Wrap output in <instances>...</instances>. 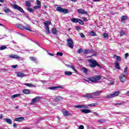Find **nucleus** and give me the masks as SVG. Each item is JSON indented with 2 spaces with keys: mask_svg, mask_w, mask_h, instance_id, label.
Listing matches in <instances>:
<instances>
[{
  "mask_svg": "<svg viewBox=\"0 0 129 129\" xmlns=\"http://www.w3.org/2000/svg\"><path fill=\"white\" fill-rule=\"evenodd\" d=\"M79 14H82L83 15L87 14V12L85 11H84L83 9H79L78 10Z\"/></svg>",
  "mask_w": 129,
  "mask_h": 129,
  "instance_id": "f3484780",
  "label": "nucleus"
},
{
  "mask_svg": "<svg viewBox=\"0 0 129 129\" xmlns=\"http://www.w3.org/2000/svg\"><path fill=\"white\" fill-rule=\"evenodd\" d=\"M13 127H17V124L14 123V124H13Z\"/></svg>",
  "mask_w": 129,
  "mask_h": 129,
  "instance_id": "338daca9",
  "label": "nucleus"
},
{
  "mask_svg": "<svg viewBox=\"0 0 129 129\" xmlns=\"http://www.w3.org/2000/svg\"><path fill=\"white\" fill-rule=\"evenodd\" d=\"M116 62H120V61L121 60V57H120V56H116Z\"/></svg>",
  "mask_w": 129,
  "mask_h": 129,
  "instance_id": "e433bc0d",
  "label": "nucleus"
},
{
  "mask_svg": "<svg viewBox=\"0 0 129 129\" xmlns=\"http://www.w3.org/2000/svg\"><path fill=\"white\" fill-rule=\"evenodd\" d=\"M89 34L91 35V36H92L93 37H95V36H97L96 33L94 32V31H90L89 32Z\"/></svg>",
  "mask_w": 129,
  "mask_h": 129,
  "instance_id": "f704fd0d",
  "label": "nucleus"
},
{
  "mask_svg": "<svg viewBox=\"0 0 129 129\" xmlns=\"http://www.w3.org/2000/svg\"><path fill=\"white\" fill-rule=\"evenodd\" d=\"M119 95V92L118 91L114 92L112 94H110L107 95L106 97L107 98H112V97H115L116 96H118Z\"/></svg>",
  "mask_w": 129,
  "mask_h": 129,
  "instance_id": "20e7f679",
  "label": "nucleus"
},
{
  "mask_svg": "<svg viewBox=\"0 0 129 129\" xmlns=\"http://www.w3.org/2000/svg\"><path fill=\"white\" fill-rule=\"evenodd\" d=\"M83 97H87V98H94L93 93H87L84 95Z\"/></svg>",
  "mask_w": 129,
  "mask_h": 129,
  "instance_id": "1a4fd4ad",
  "label": "nucleus"
},
{
  "mask_svg": "<svg viewBox=\"0 0 129 129\" xmlns=\"http://www.w3.org/2000/svg\"><path fill=\"white\" fill-rule=\"evenodd\" d=\"M45 29L46 30V33L47 35L50 34V29H49V27H45Z\"/></svg>",
  "mask_w": 129,
  "mask_h": 129,
  "instance_id": "37998d69",
  "label": "nucleus"
},
{
  "mask_svg": "<svg viewBox=\"0 0 129 129\" xmlns=\"http://www.w3.org/2000/svg\"><path fill=\"white\" fill-rule=\"evenodd\" d=\"M51 21H46L44 23L45 28H49V25H51Z\"/></svg>",
  "mask_w": 129,
  "mask_h": 129,
  "instance_id": "aec40b11",
  "label": "nucleus"
},
{
  "mask_svg": "<svg viewBox=\"0 0 129 129\" xmlns=\"http://www.w3.org/2000/svg\"><path fill=\"white\" fill-rule=\"evenodd\" d=\"M103 38L104 39H107L108 38V34H107L106 33H104Z\"/></svg>",
  "mask_w": 129,
  "mask_h": 129,
  "instance_id": "a19ab883",
  "label": "nucleus"
},
{
  "mask_svg": "<svg viewBox=\"0 0 129 129\" xmlns=\"http://www.w3.org/2000/svg\"><path fill=\"white\" fill-rule=\"evenodd\" d=\"M29 59L30 60H31V61H35V62H36V61L37 60V58L35 57H33V56H30L29 57Z\"/></svg>",
  "mask_w": 129,
  "mask_h": 129,
  "instance_id": "4c0bfd02",
  "label": "nucleus"
},
{
  "mask_svg": "<svg viewBox=\"0 0 129 129\" xmlns=\"http://www.w3.org/2000/svg\"><path fill=\"white\" fill-rule=\"evenodd\" d=\"M125 20H127V16H122L121 17V22H124V21H125Z\"/></svg>",
  "mask_w": 129,
  "mask_h": 129,
  "instance_id": "4be33fe9",
  "label": "nucleus"
},
{
  "mask_svg": "<svg viewBox=\"0 0 129 129\" xmlns=\"http://www.w3.org/2000/svg\"><path fill=\"white\" fill-rule=\"evenodd\" d=\"M25 5L27 7H28V8H31V2H30V1H26Z\"/></svg>",
  "mask_w": 129,
  "mask_h": 129,
  "instance_id": "473e14b6",
  "label": "nucleus"
},
{
  "mask_svg": "<svg viewBox=\"0 0 129 129\" xmlns=\"http://www.w3.org/2000/svg\"><path fill=\"white\" fill-rule=\"evenodd\" d=\"M62 99H63V98H62L61 96H56L55 98H54V100L55 101H56L57 102H59V101H61V100H62Z\"/></svg>",
  "mask_w": 129,
  "mask_h": 129,
  "instance_id": "ddd939ff",
  "label": "nucleus"
},
{
  "mask_svg": "<svg viewBox=\"0 0 129 129\" xmlns=\"http://www.w3.org/2000/svg\"><path fill=\"white\" fill-rule=\"evenodd\" d=\"M57 88H61L63 89V87L60 86H56V87H50L48 88V89H50V90H52L53 89H57Z\"/></svg>",
  "mask_w": 129,
  "mask_h": 129,
  "instance_id": "2eb2a0df",
  "label": "nucleus"
},
{
  "mask_svg": "<svg viewBox=\"0 0 129 129\" xmlns=\"http://www.w3.org/2000/svg\"><path fill=\"white\" fill-rule=\"evenodd\" d=\"M79 128L80 129H84V126H83V125H81L79 126Z\"/></svg>",
  "mask_w": 129,
  "mask_h": 129,
  "instance_id": "052dcab7",
  "label": "nucleus"
},
{
  "mask_svg": "<svg viewBox=\"0 0 129 129\" xmlns=\"http://www.w3.org/2000/svg\"><path fill=\"white\" fill-rule=\"evenodd\" d=\"M102 92H101V91H96L95 92L92 93L93 97H94V98H95L96 96H99V95H100Z\"/></svg>",
  "mask_w": 129,
  "mask_h": 129,
  "instance_id": "9d476101",
  "label": "nucleus"
},
{
  "mask_svg": "<svg viewBox=\"0 0 129 129\" xmlns=\"http://www.w3.org/2000/svg\"><path fill=\"white\" fill-rule=\"evenodd\" d=\"M5 49H7V46L5 45L2 46L0 47V50H5Z\"/></svg>",
  "mask_w": 129,
  "mask_h": 129,
  "instance_id": "8fccbe9b",
  "label": "nucleus"
},
{
  "mask_svg": "<svg viewBox=\"0 0 129 129\" xmlns=\"http://www.w3.org/2000/svg\"><path fill=\"white\" fill-rule=\"evenodd\" d=\"M127 57H128V53H126L125 54V57H124L125 59H126V58H127Z\"/></svg>",
  "mask_w": 129,
  "mask_h": 129,
  "instance_id": "680f3d73",
  "label": "nucleus"
},
{
  "mask_svg": "<svg viewBox=\"0 0 129 129\" xmlns=\"http://www.w3.org/2000/svg\"><path fill=\"white\" fill-rule=\"evenodd\" d=\"M31 26L30 25H27L26 26L24 27V30H27V31H31L32 30L31 29Z\"/></svg>",
  "mask_w": 129,
  "mask_h": 129,
  "instance_id": "6ab92c4d",
  "label": "nucleus"
},
{
  "mask_svg": "<svg viewBox=\"0 0 129 129\" xmlns=\"http://www.w3.org/2000/svg\"><path fill=\"white\" fill-rule=\"evenodd\" d=\"M74 107H75V108H81V105H77L74 106Z\"/></svg>",
  "mask_w": 129,
  "mask_h": 129,
  "instance_id": "603ef678",
  "label": "nucleus"
},
{
  "mask_svg": "<svg viewBox=\"0 0 129 129\" xmlns=\"http://www.w3.org/2000/svg\"><path fill=\"white\" fill-rule=\"evenodd\" d=\"M115 68H116V69L120 70V67H119V62H118V61H116L115 62Z\"/></svg>",
  "mask_w": 129,
  "mask_h": 129,
  "instance_id": "412c9836",
  "label": "nucleus"
},
{
  "mask_svg": "<svg viewBox=\"0 0 129 129\" xmlns=\"http://www.w3.org/2000/svg\"><path fill=\"white\" fill-rule=\"evenodd\" d=\"M101 76H96L93 78L89 79V81L91 82H94V83H96L98 80H100L101 79Z\"/></svg>",
  "mask_w": 129,
  "mask_h": 129,
  "instance_id": "f257e3e1",
  "label": "nucleus"
},
{
  "mask_svg": "<svg viewBox=\"0 0 129 129\" xmlns=\"http://www.w3.org/2000/svg\"><path fill=\"white\" fill-rule=\"evenodd\" d=\"M40 82H42V83H43V84H46V83H47V81L41 80L40 81Z\"/></svg>",
  "mask_w": 129,
  "mask_h": 129,
  "instance_id": "bf43d9fd",
  "label": "nucleus"
},
{
  "mask_svg": "<svg viewBox=\"0 0 129 129\" xmlns=\"http://www.w3.org/2000/svg\"><path fill=\"white\" fill-rule=\"evenodd\" d=\"M80 53H83V50H82V48H79L78 50L77 53L80 54Z\"/></svg>",
  "mask_w": 129,
  "mask_h": 129,
  "instance_id": "49530a36",
  "label": "nucleus"
},
{
  "mask_svg": "<svg viewBox=\"0 0 129 129\" xmlns=\"http://www.w3.org/2000/svg\"><path fill=\"white\" fill-rule=\"evenodd\" d=\"M12 7L14 10H17V11H19L21 13H25V11L21 7L17 5L16 4L12 5Z\"/></svg>",
  "mask_w": 129,
  "mask_h": 129,
  "instance_id": "423d86ee",
  "label": "nucleus"
},
{
  "mask_svg": "<svg viewBox=\"0 0 129 129\" xmlns=\"http://www.w3.org/2000/svg\"><path fill=\"white\" fill-rule=\"evenodd\" d=\"M36 3H37V6H38V7H41V2H40L39 1V0H37L36 1Z\"/></svg>",
  "mask_w": 129,
  "mask_h": 129,
  "instance_id": "3c124183",
  "label": "nucleus"
},
{
  "mask_svg": "<svg viewBox=\"0 0 129 129\" xmlns=\"http://www.w3.org/2000/svg\"><path fill=\"white\" fill-rule=\"evenodd\" d=\"M81 111L82 112H83V113H89L90 112H91V110H89V109H82L81 110Z\"/></svg>",
  "mask_w": 129,
  "mask_h": 129,
  "instance_id": "dca6fc26",
  "label": "nucleus"
},
{
  "mask_svg": "<svg viewBox=\"0 0 129 129\" xmlns=\"http://www.w3.org/2000/svg\"><path fill=\"white\" fill-rule=\"evenodd\" d=\"M82 70H83V72L85 73V74H88V69L85 68V67H83Z\"/></svg>",
  "mask_w": 129,
  "mask_h": 129,
  "instance_id": "c756f323",
  "label": "nucleus"
},
{
  "mask_svg": "<svg viewBox=\"0 0 129 129\" xmlns=\"http://www.w3.org/2000/svg\"><path fill=\"white\" fill-rule=\"evenodd\" d=\"M4 12L5 13H6V14H9V13H10L11 10H10V9L6 7L4 9Z\"/></svg>",
  "mask_w": 129,
  "mask_h": 129,
  "instance_id": "7c9ffc66",
  "label": "nucleus"
},
{
  "mask_svg": "<svg viewBox=\"0 0 129 129\" xmlns=\"http://www.w3.org/2000/svg\"><path fill=\"white\" fill-rule=\"evenodd\" d=\"M56 56H60V57H62V56H63V53L62 52H58L56 53Z\"/></svg>",
  "mask_w": 129,
  "mask_h": 129,
  "instance_id": "de8ad7c7",
  "label": "nucleus"
},
{
  "mask_svg": "<svg viewBox=\"0 0 129 129\" xmlns=\"http://www.w3.org/2000/svg\"><path fill=\"white\" fill-rule=\"evenodd\" d=\"M104 121H105V119H99L98 120V122H100V123H103V122H104Z\"/></svg>",
  "mask_w": 129,
  "mask_h": 129,
  "instance_id": "09e8293b",
  "label": "nucleus"
},
{
  "mask_svg": "<svg viewBox=\"0 0 129 129\" xmlns=\"http://www.w3.org/2000/svg\"><path fill=\"white\" fill-rule=\"evenodd\" d=\"M91 52H93V49H85L83 50V53L85 55H86V54H88L89 53H91Z\"/></svg>",
  "mask_w": 129,
  "mask_h": 129,
  "instance_id": "9b49d317",
  "label": "nucleus"
},
{
  "mask_svg": "<svg viewBox=\"0 0 129 129\" xmlns=\"http://www.w3.org/2000/svg\"><path fill=\"white\" fill-rule=\"evenodd\" d=\"M64 116L68 115V111L66 110H64L62 111Z\"/></svg>",
  "mask_w": 129,
  "mask_h": 129,
  "instance_id": "ea45409f",
  "label": "nucleus"
},
{
  "mask_svg": "<svg viewBox=\"0 0 129 129\" xmlns=\"http://www.w3.org/2000/svg\"><path fill=\"white\" fill-rule=\"evenodd\" d=\"M78 23L80 24V25H84V22L80 19H79Z\"/></svg>",
  "mask_w": 129,
  "mask_h": 129,
  "instance_id": "c03bdc74",
  "label": "nucleus"
},
{
  "mask_svg": "<svg viewBox=\"0 0 129 129\" xmlns=\"http://www.w3.org/2000/svg\"><path fill=\"white\" fill-rule=\"evenodd\" d=\"M68 46H69V47L72 49L73 48V47H74V44H73V41L71 38L68 39Z\"/></svg>",
  "mask_w": 129,
  "mask_h": 129,
  "instance_id": "0eeeda50",
  "label": "nucleus"
},
{
  "mask_svg": "<svg viewBox=\"0 0 129 129\" xmlns=\"http://www.w3.org/2000/svg\"><path fill=\"white\" fill-rule=\"evenodd\" d=\"M5 120L7 123H9V124H12V123H13V121L10 118H5Z\"/></svg>",
  "mask_w": 129,
  "mask_h": 129,
  "instance_id": "b1692460",
  "label": "nucleus"
},
{
  "mask_svg": "<svg viewBox=\"0 0 129 129\" xmlns=\"http://www.w3.org/2000/svg\"><path fill=\"white\" fill-rule=\"evenodd\" d=\"M126 95L127 96H129V91H128L126 93H125Z\"/></svg>",
  "mask_w": 129,
  "mask_h": 129,
  "instance_id": "774afa93",
  "label": "nucleus"
},
{
  "mask_svg": "<svg viewBox=\"0 0 129 129\" xmlns=\"http://www.w3.org/2000/svg\"><path fill=\"white\" fill-rule=\"evenodd\" d=\"M122 104H124V102H121L120 103H115V105H122Z\"/></svg>",
  "mask_w": 129,
  "mask_h": 129,
  "instance_id": "a18cd8bd",
  "label": "nucleus"
},
{
  "mask_svg": "<svg viewBox=\"0 0 129 129\" xmlns=\"http://www.w3.org/2000/svg\"><path fill=\"white\" fill-rule=\"evenodd\" d=\"M124 35V32L121 31L120 32V37H122V36Z\"/></svg>",
  "mask_w": 129,
  "mask_h": 129,
  "instance_id": "864d4df0",
  "label": "nucleus"
},
{
  "mask_svg": "<svg viewBox=\"0 0 129 129\" xmlns=\"http://www.w3.org/2000/svg\"><path fill=\"white\" fill-rule=\"evenodd\" d=\"M71 21L73 23H78L79 19L72 18Z\"/></svg>",
  "mask_w": 129,
  "mask_h": 129,
  "instance_id": "c85d7f7f",
  "label": "nucleus"
},
{
  "mask_svg": "<svg viewBox=\"0 0 129 129\" xmlns=\"http://www.w3.org/2000/svg\"><path fill=\"white\" fill-rule=\"evenodd\" d=\"M93 113L94 114H95V115H96L97 116H98V115H99V114H98L96 112H94Z\"/></svg>",
  "mask_w": 129,
  "mask_h": 129,
  "instance_id": "e2e57ef3",
  "label": "nucleus"
},
{
  "mask_svg": "<svg viewBox=\"0 0 129 129\" xmlns=\"http://www.w3.org/2000/svg\"><path fill=\"white\" fill-rule=\"evenodd\" d=\"M41 99H42V97L40 96L36 97L35 98L32 99L31 103H35V102L40 101Z\"/></svg>",
  "mask_w": 129,
  "mask_h": 129,
  "instance_id": "6e6552de",
  "label": "nucleus"
},
{
  "mask_svg": "<svg viewBox=\"0 0 129 129\" xmlns=\"http://www.w3.org/2000/svg\"><path fill=\"white\" fill-rule=\"evenodd\" d=\"M56 11L57 12H60V13H64V14H68L69 11L68 9H63L60 7H57L56 8Z\"/></svg>",
  "mask_w": 129,
  "mask_h": 129,
  "instance_id": "39448f33",
  "label": "nucleus"
},
{
  "mask_svg": "<svg viewBox=\"0 0 129 129\" xmlns=\"http://www.w3.org/2000/svg\"><path fill=\"white\" fill-rule=\"evenodd\" d=\"M80 35L81 36V38H85V36L82 33H80Z\"/></svg>",
  "mask_w": 129,
  "mask_h": 129,
  "instance_id": "6e6d98bb",
  "label": "nucleus"
},
{
  "mask_svg": "<svg viewBox=\"0 0 129 129\" xmlns=\"http://www.w3.org/2000/svg\"><path fill=\"white\" fill-rule=\"evenodd\" d=\"M23 92L25 94H30V90H29L28 89H24L23 90Z\"/></svg>",
  "mask_w": 129,
  "mask_h": 129,
  "instance_id": "cd10ccee",
  "label": "nucleus"
},
{
  "mask_svg": "<svg viewBox=\"0 0 129 129\" xmlns=\"http://www.w3.org/2000/svg\"><path fill=\"white\" fill-rule=\"evenodd\" d=\"M17 76H18V77H24L26 76V75L24 73L21 72L17 73Z\"/></svg>",
  "mask_w": 129,
  "mask_h": 129,
  "instance_id": "a211bd4d",
  "label": "nucleus"
},
{
  "mask_svg": "<svg viewBox=\"0 0 129 129\" xmlns=\"http://www.w3.org/2000/svg\"><path fill=\"white\" fill-rule=\"evenodd\" d=\"M27 11H28L29 12H30V13H34V10L32 9V8H27Z\"/></svg>",
  "mask_w": 129,
  "mask_h": 129,
  "instance_id": "58836bf2",
  "label": "nucleus"
},
{
  "mask_svg": "<svg viewBox=\"0 0 129 129\" xmlns=\"http://www.w3.org/2000/svg\"><path fill=\"white\" fill-rule=\"evenodd\" d=\"M81 108H84V109H87L88 107L85 105H81Z\"/></svg>",
  "mask_w": 129,
  "mask_h": 129,
  "instance_id": "79ce46f5",
  "label": "nucleus"
},
{
  "mask_svg": "<svg viewBox=\"0 0 129 129\" xmlns=\"http://www.w3.org/2000/svg\"><path fill=\"white\" fill-rule=\"evenodd\" d=\"M19 96H21V94H16L15 95H13V96H11L12 99H14L16 98V97H19Z\"/></svg>",
  "mask_w": 129,
  "mask_h": 129,
  "instance_id": "393cba45",
  "label": "nucleus"
},
{
  "mask_svg": "<svg viewBox=\"0 0 129 129\" xmlns=\"http://www.w3.org/2000/svg\"><path fill=\"white\" fill-rule=\"evenodd\" d=\"M10 58H12L13 59H21L20 56L16 54H11L9 56Z\"/></svg>",
  "mask_w": 129,
  "mask_h": 129,
  "instance_id": "f8f14e48",
  "label": "nucleus"
},
{
  "mask_svg": "<svg viewBox=\"0 0 129 129\" xmlns=\"http://www.w3.org/2000/svg\"><path fill=\"white\" fill-rule=\"evenodd\" d=\"M24 85H25L26 86H28V87H35V86L32 84L25 83Z\"/></svg>",
  "mask_w": 129,
  "mask_h": 129,
  "instance_id": "72a5a7b5",
  "label": "nucleus"
},
{
  "mask_svg": "<svg viewBox=\"0 0 129 129\" xmlns=\"http://www.w3.org/2000/svg\"><path fill=\"white\" fill-rule=\"evenodd\" d=\"M76 30H77V31H79V30H80V27L77 26V27H76Z\"/></svg>",
  "mask_w": 129,
  "mask_h": 129,
  "instance_id": "69168bd1",
  "label": "nucleus"
},
{
  "mask_svg": "<svg viewBox=\"0 0 129 129\" xmlns=\"http://www.w3.org/2000/svg\"><path fill=\"white\" fill-rule=\"evenodd\" d=\"M83 21H84V22H86V21H87V18H86L85 17H83Z\"/></svg>",
  "mask_w": 129,
  "mask_h": 129,
  "instance_id": "0e129e2a",
  "label": "nucleus"
},
{
  "mask_svg": "<svg viewBox=\"0 0 129 129\" xmlns=\"http://www.w3.org/2000/svg\"><path fill=\"white\" fill-rule=\"evenodd\" d=\"M52 33L53 34V35H57L58 31H57V29L56 28H53L52 29Z\"/></svg>",
  "mask_w": 129,
  "mask_h": 129,
  "instance_id": "a878e982",
  "label": "nucleus"
},
{
  "mask_svg": "<svg viewBox=\"0 0 129 129\" xmlns=\"http://www.w3.org/2000/svg\"><path fill=\"white\" fill-rule=\"evenodd\" d=\"M11 67H12V68H13V69H16V68H17V67H18V64L12 66Z\"/></svg>",
  "mask_w": 129,
  "mask_h": 129,
  "instance_id": "5fc2aeb1",
  "label": "nucleus"
},
{
  "mask_svg": "<svg viewBox=\"0 0 129 129\" xmlns=\"http://www.w3.org/2000/svg\"><path fill=\"white\" fill-rule=\"evenodd\" d=\"M89 62L90 63L89 66L91 68H95L97 66V61L93 59H89Z\"/></svg>",
  "mask_w": 129,
  "mask_h": 129,
  "instance_id": "7ed1b4c3",
  "label": "nucleus"
},
{
  "mask_svg": "<svg viewBox=\"0 0 129 129\" xmlns=\"http://www.w3.org/2000/svg\"><path fill=\"white\" fill-rule=\"evenodd\" d=\"M64 74H65V75H67V76H70L72 75V72L66 71L64 72Z\"/></svg>",
  "mask_w": 129,
  "mask_h": 129,
  "instance_id": "2f4dec72",
  "label": "nucleus"
},
{
  "mask_svg": "<svg viewBox=\"0 0 129 129\" xmlns=\"http://www.w3.org/2000/svg\"><path fill=\"white\" fill-rule=\"evenodd\" d=\"M97 105H98V104L96 103H92L88 105V106L92 107V106H96Z\"/></svg>",
  "mask_w": 129,
  "mask_h": 129,
  "instance_id": "c9c22d12",
  "label": "nucleus"
},
{
  "mask_svg": "<svg viewBox=\"0 0 129 129\" xmlns=\"http://www.w3.org/2000/svg\"><path fill=\"white\" fill-rule=\"evenodd\" d=\"M126 76H127V73L123 74V73H121L119 76V79L121 82H124L126 80Z\"/></svg>",
  "mask_w": 129,
  "mask_h": 129,
  "instance_id": "f03ea898",
  "label": "nucleus"
},
{
  "mask_svg": "<svg viewBox=\"0 0 129 129\" xmlns=\"http://www.w3.org/2000/svg\"><path fill=\"white\" fill-rule=\"evenodd\" d=\"M24 119H25V118L24 117H17L15 119V121H23V120H24Z\"/></svg>",
  "mask_w": 129,
  "mask_h": 129,
  "instance_id": "4468645a",
  "label": "nucleus"
},
{
  "mask_svg": "<svg viewBox=\"0 0 129 129\" xmlns=\"http://www.w3.org/2000/svg\"><path fill=\"white\" fill-rule=\"evenodd\" d=\"M16 26L17 28L21 29V30H24V26H23V25L19 24H17Z\"/></svg>",
  "mask_w": 129,
  "mask_h": 129,
  "instance_id": "bb28decb",
  "label": "nucleus"
},
{
  "mask_svg": "<svg viewBox=\"0 0 129 129\" xmlns=\"http://www.w3.org/2000/svg\"><path fill=\"white\" fill-rule=\"evenodd\" d=\"M40 8H41L40 6H34V9H35V10H38V9H40Z\"/></svg>",
  "mask_w": 129,
  "mask_h": 129,
  "instance_id": "4d7b16f0",
  "label": "nucleus"
},
{
  "mask_svg": "<svg viewBox=\"0 0 129 129\" xmlns=\"http://www.w3.org/2000/svg\"><path fill=\"white\" fill-rule=\"evenodd\" d=\"M127 71V67H126L124 69V72H123V73H126V72Z\"/></svg>",
  "mask_w": 129,
  "mask_h": 129,
  "instance_id": "13d9d810",
  "label": "nucleus"
},
{
  "mask_svg": "<svg viewBox=\"0 0 129 129\" xmlns=\"http://www.w3.org/2000/svg\"><path fill=\"white\" fill-rule=\"evenodd\" d=\"M66 65L69 68H72V69H73L74 70V71H75L76 73H77V71H76V70L75 69L74 67H73V66L70 65V64H66Z\"/></svg>",
  "mask_w": 129,
  "mask_h": 129,
  "instance_id": "5701e85b",
  "label": "nucleus"
}]
</instances>
